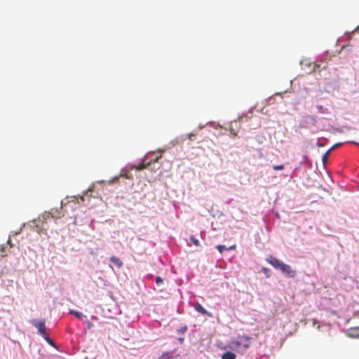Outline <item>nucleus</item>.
Returning a JSON list of instances; mask_svg holds the SVG:
<instances>
[{"instance_id":"obj_1","label":"nucleus","mask_w":359,"mask_h":359,"mask_svg":"<svg viewBox=\"0 0 359 359\" xmlns=\"http://www.w3.org/2000/svg\"><path fill=\"white\" fill-rule=\"evenodd\" d=\"M252 338L245 335H238L232 338L227 346L229 348L240 353L244 354L250 348Z\"/></svg>"},{"instance_id":"obj_2","label":"nucleus","mask_w":359,"mask_h":359,"mask_svg":"<svg viewBox=\"0 0 359 359\" xmlns=\"http://www.w3.org/2000/svg\"><path fill=\"white\" fill-rule=\"evenodd\" d=\"M64 215L63 213H62L60 211H59L57 209H51L50 211L48 213H46L44 215H42L38 217V219L36 220V231L40 233H41V231L39 229V224H43L47 218H49L50 217L53 218H60Z\"/></svg>"},{"instance_id":"obj_3","label":"nucleus","mask_w":359,"mask_h":359,"mask_svg":"<svg viewBox=\"0 0 359 359\" xmlns=\"http://www.w3.org/2000/svg\"><path fill=\"white\" fill-rule=\"evenodd\" d=\"M316 123L317 119L315 116L306 115L302 118L299 123V128H307L311 126H315L316 125Z\"/></svg>"},{"instance_id":"obj_4","label":"nucleus","mask_w":359,"mask_h":359,"mask_svg":"<svg viewBox=\"0 0 359 359\" xmlns=\"http://www.w3.org/2000/svg\"><path fill=\"white\" fill-rule=\"evenodd\" d=\"M32 324L37 329L39 333L43 337L47 334L46 327V320H41L39 321L36 320H32Z\"/></svg>"},{"instance_id":"obj_5","label":"nucleus","mask_w":359,"mask_h":359,"mask_svg":"<svg viewBox=\"0 0 359 359\" xmlns=\"http://www.w3.org/2000/svg\"><path fill=\"white\" fill-rule=\"evenodd\" d=\"M161 158V155H159L158 156H156L154 160H150L149 162H147V156H145L141 163H140L138 165H133L132 169H135L137 170H144L147 168L151 164V162H157L158 159Z\"/></svg>"},{"instance_id":"obj_6","label":"nucleus","mask_w":359,"mask_h":359,"mask_svg":"<svg viewBox=\"0 0 359 359\" xmlns=\"http://www.w3.org/2000/svg\"><path fill=\"white\" fill-rule=\"evenodd\" d=\"M281 272L289 277L293 278L295 276V271L292 270L290 265L283 264L281 265L280 269Z\"/></svg>"},{"instance_id":"obj_7","label":"nucleus","mask_w":359,"mask_h":359,"mask_svg":"<svg viewBox=\"0 0 359 359\" xmlns=\"http://www.w3.org/2000/svg\"><path fill=\"white\" fill-rule=\"evenodd\" d=\"M266 262L269 263L271 265H272L275 269H280L281 265H283V262L280 261L278 259H277L275 257L269 256L268 258H266Z\"/></svg>"},{"instance_id":"obj_8","label":"nucleus","mask_w":359,"mask_h":359,"mask_svg":"<svg viewBox=\"0 0 359 359\" xmlns=\"http://www.w3.org/2000/svg\"><path fill=\"white\" fill-rule=\"evenodd\" d=\"M346 334L351 338H359V326L348 328Z\"/></svg>"},{"instance_id":"obj_9","label":"nucleus","mask_w":359,"mask_h":359,"mask_svg":"<svg viewBox=\"0 0 359 359\" xmlns=\"http://www.w3.org/2000/svg\"><path fill=\"white\" fill-rule=\"evenodd\" d=\"M194 309L196 311H198V313H201V314H203V315H208V316H210L211 314L210 313H208L203 307L201 304H200L199 303H196L194 304Z\"/></svg>"},{"instance_id":"obj_10","label":"nucleus","mask_w":359,"mask_h":359,"mask_svg":"<svg viewBox=\"0 0 359 359\" xmlns=\"http://www.w3.org/2000/svg\"><path fill=\"white\" fill-rule=\"evenodd\" d=\"M110 262L115 264L118 268H121L123 265V262L116 256H111L109 259Z\"/></svg>"},{"instance_id":"obj_11","label":"nucleus","mask_w":359,"mask_h":359,"mask_svg":"<svg viewBox=\"0 0 359 359\" xmlns=\"http://www.w3.org/2000/svg\"><path fill=\"white\" fill-rule=\"evenodd\" d=\"M236 355L231 351H226L222 355V359H236Z\"/></svg>"},{"instance_id":"obj_12","label":"nucleus","mask_w":359,"mask_h":359,"mask_svg":"<svg viewBox=\"0 0 359 359\" xmlns=\"http://www.w3.org/2000/svg\"><path fill=\"white\" fill-rule=\"evenodd\" d=\"M178 356V355L175 356H170L168 353H164L158 358V359H177Z\"/></svg>"},{"instance_id":"obj_13","label":"nucleus","mask_w":359,"mask_h":359,"mask_svg":"<svg viewBox=\"0 0 359 359\" xmlns=\"http://www.w3.org/2000/svg\"><path fill=\"white\" fill-rule=\"evenodd\" d=\"M216 248L219 250V252L220 253H222L224 250H227L228 248H226L224 245H217ZM235 248V245H233V246H231L229 250H231V249H233Z\"/></svg>"},{"instance_id":"obj_14","label":"nucleus","mask_w":359,"mask_h":359,"mask_svg":"<svg viewBox=\"0 0 359 359\" xmlns=\"http://www.w3.org/2000/svg\"><path fill=\"white\" fill-rule=\"evenodd\" d=\"M70 313L73 314L76 318H81L83 316L82 313L75 311V310H71Z\"/></svg>"},{"instance_id":"obj_15","label":"nucleus","mask_w":359,"mask_h":359,"mask_svg":"<svg viewBox=\"0 0 359 359\" xmlns=\"http://www.w3.org/2000/svg\"><path fill=\"white\" fill-rule=\"evenodd\" d=\"M332 151V149H330L329 150H327L326 151V153L323 155V161L324 163H325V162L327 161L329 156H330V151Z\"/></svg>"},{"instance_id":"obj_16","label":"nucleus","mask_w":359,"mask_h":359,"mask_svg":"<svg viewBox=\"0 0 359 359\" xmlns=\"http://www.w3.org/2000/svg\"><path fill=\"white\" fill-rule=\"evenodd\" d=\"M119 177H124L127 179H132L133 176L130 173L121 172Z\"/></svg>"},{"instance_id":"obj_17","label":"nucleus","mask_w":359,"mask_h":359,"mask_svg":"<svg viewBox=\"0 0 359 359\" xmlns=\"http://www.w3.org/2000/svg\"><path fill=\"white\" fill-rule=\"evenodd\" d=\"M190 240L191 241V242L194 243V245L199 246L200 243H199L198 240L196 239L194 236H190Z\"/></svg>"},{"instance_id":"obj_18","label":"nucleus","mask_w":359,"mask_h":359,"mask_svg":"<svg viewBox=\"0 0 359 359\" xmlns=\"http://www.w3.org/2000/svg\"><path fill=\"white\" fill-rule=\"evenodd\" d=\"M43 337L48 344L53 345V342L52 339L48 337V334H46V335L43 336Z\"/></svg>"},{"instance_id":"obj_19","label":"nucleus","mask_w":359,"mask_h":359,"mask_svg":"<svg viewBox=\"0 0 359 359\" xmlns=\"http://www.w3.org/2000/svg\"><path fill=\"white\" fill-rule=\"evenodd\" d=\"M273 169L274 170H283L284 169V165L281 164V165H273Z\"/></svg>"},{"instance_id":"obj_20","label":"nucleus","mask_w":359,"mask_h":359,"mask_svg":"<svg viewBox=\"0 0 359 359\" xmlns=\"http://www.w3.org/2000/svg\"><path fill=\"white\" fill-rule=\"evenodd\" d=\"M319 111L322 112V113H325L327 112V109H324L323 106L322 105H318L317 107Z\"/></svg>"},{"instance_id":"obj_21","label":"nucleus","mask_w":359,"mask_h":359,"mask_svg":"<svg viewBox=\"0 0 359 359\" xmlns=\"http://www.w3.org/2000/svg\"><path fill=\"white\" fill-rule=\"evenodd\" d=\"M156 283L159 285L163 283V279L160 276H157L156 278Z\"/></svg>"},{"instance_id":"obj_22","label":"nucleus","mask_w":359,"mask_h":359,"mask_svg":"<svg viewBox=\"0 0 359 359\" xmlns=\"http://www.w3.org/2000/svg\"><path fill=\"white\" fill-rule=\"evenodd\" d=\"M309 66H312L311 71H313H313H316V69L317 68H318V67H319V65H316V64H315V63H313V64H310V65H309Z\"/></svg>"},{"instance_id":"obj_23","label":"nucleus","mask_w":359,"mask_h":359,"mask_svg":"<svg viewBox=\"0 0 359 359\" xmlns=\"http://www.w3.org/2000/svg\"><path fill=\"white\" fill-rule=\"evenodd\" d=\"M120 177H119V176L114 177L111 180L109 181V184L114 183V182H117Z\"/></svg>"},{"instance_id":"obj_24","label":"nucleus","mask_w":359,"mask_h":359,"mask_svg":"<svg viewBox=\"0 0 359 359\" xmlns=\"http://www.w3.org/2000/svg\"><path fill=\"white\" fill-rule=\"evenodd\" d=\"M194 137L195 135L194 133H189L188 135V138L189 139V140H193Z\"/></svg>"},{"instance_id":"obj_25","label":"nucleus","mask_w":359,"mask_h":359,"mask_svg":"<svg viewBox=\"0 0 359 359\" xmlns=\"http://www.w3.org/2000/svg\"><path fill=\"white\" fill-rule=\"evenodd\" d=\"M230 133L233 137H236L237 135L236 133L232 128L231 129Z\"/></svg>"},{"instance_id":"obj_26","label":"nucleus","mask_w":359,"mask_h":359,"mask_svg":"<svg viewBox=\"0 0 359 359\" xmlns=\"http://www.w3.org/2000/svg\"><path fill=\"white\" fill-rule=\"evenodd\" d=\"M7 243L10 245L11 248H13V245L12 244L10 238L8 240Z\"/></svg>"},{"instance_id":"obj_27","label":"nucleus","mask_w":359,"mask_h":359,"mask_svg":"<svg viewBox=\"0 0 359 359\" xmlns=\"http://www.w3.org/2000/svg\"><path fill=\"white\" fill-rule=\"evenodd\" d=\"M340 145V144H334L331 149L332 150L334 149V148H337V147H339Z\"/></svg>"},{"instance_id":"obj_28","label":"nucleus","mask_w":359,"mask_h":359,"mask_svg":"<svg viewBox=\"0 0 359 359\" xmlns=\"http://www.w3.org/2000/svg\"><path fill=\"white\" fill-rule=\"evenodd\" d=\"M187 329V327H182V328L181 329V332H186Z\"/></svg>"},{"instance_id":"obj_29","label":"nucleus","mask_w":359,"mask_h":359,"mask_svg":"<svg viewBox=\"0 0 359 359\" xmlns=\"http://www.w3.org/2000/svg\"><path fill=\"white\" fill-rule=\"evenodd\" d=\"M268 271H269V269H266V268H263V269H262V271H263V272H264L265 273H267V272H268Z\"/></svg>"},{"instance_id":"obj_30","label":"nucleus","mask_w":359,"mask_h":359,"mask_svg":"<svg viewBox=\"0 0 359 359\" xmlns=\"http://www.w3.org/2000/svg\"><path fill=\"white\" fill-rule=\"evenodd\" d=\"M80 199L81 201H84V196H80Z\"/></svg>"},{"instance_id":"obj_31","label":"nucleus","mask_w":359,"mask_h":359,"mask_svg":"<svg viewBox=\"0 0 359 359\" xmlns=\"http://www.w3.org/2000/svg\"><path fill=\"white\" fill-rule=\"evenodd\" d=\"M62 202H61V205H60V208L62 209Z\"/></svg>"},{"instance_id":"obj_32","label":"nucleus","mask_w":359,"mask_h":359,"mask_svg":"<svg viewBox=\"0 0 359 359\" xmlns=\"http://www.w3.org/2000/svg\"><path fill=\"white\" fill-rule=\"evenodd\" d=\"M93 325L92 323H89L88 327H91V325Z\"/></svg>"},{"instance_id":"obj_33","label":"nucleus","mask_w":359,"mask_h":359,"mask_svg":"<svg viewBox=\"0 0 359 359\" xmlns=\"http://www.w3.org/2000/svg\"><path fill=\"white\" fill-rule=\"evenodd\" d=\"M88 191H91V190H88L87 192H86V194H88Z\"/></svg>"}]
</instances>
